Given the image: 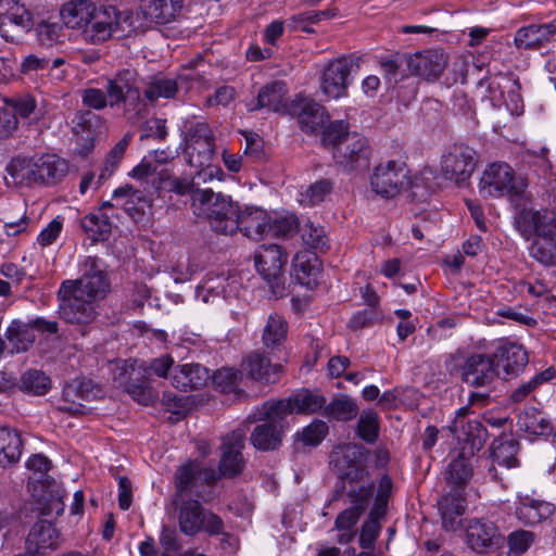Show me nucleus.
Here are the masks:
<instances>
[{"label":"nucleus","mask_w":556,"mask_h":556,"mask_svg":"<svg viewBox=\"0 0 556 556\" xmlns=\"http://www.w3.org/2000/svg\"><path fill=\"white\" fill-rule=\"evenodd\" d=\"M80 226L94 241L105 239L111 232L110 218L104 213H89L80 219Z\"/></svg>","instance_id":"50"},{"label":"nucleus","mask_w":556,"mask_h":556,"mask_svg":"<svg viewBox=\"0 0 556 556\" xmlns=\"http://www.w3.org/2000/svg\"><path fill=\"white\" fill-rule=\"evenodd\" d=\"M381 308L364 307L355 312L348 323V328L352 331H358L365 328L374 327L383 320Z\"/></svg>","instance_id":"54"},{"label":"nucleus","mask_w":556,"mask_h":556,"mask_svg":"<svg viewBox=\"0 0 556 556\" xmlns=\"http://www.w3.org/2000/svg\"><path fill=\"white\" fill-rule=\"evenodd\" d=\"M497 369L503 368L506 376H516L521 372L529 362L528 352L522 345L505 342L493 352Z\"/></svg>","instance_id":"25"},{"label":"nucleus","mask_w":556,"mask_h":556,"mask_svg":"<svg viewBox=\"0 0 556 556\" xmlns=\"http://www.w3.org/2000/svg\"><path fill=\"white\" fill-rule=\"evenodd\" d=\"M368 451L358 444L338 446L330 455V463L338 475L333 500L339 498L349 489L357 490V486L374 489L368 479L366 469Z\"/></svg>","instance_id":"5"},{"label":"nucleus","mask_w":556,"mask_h":556,"mask_svg":"<svg viewBox=\"0 0 556 556\" xmlns=\"http://www.w3.org/2000/svg\"><path fill=\"white\" fill-rule=\"evenodd\" d=\"M60 538L59 530L47 520H38L30 528L26 540L25 548L34 552L37 556H45L48 548H55Z\"/></svg>","instance_id":"29"},{"label":"nucleus","mask_w":556,"mask_h":556,"mask_svg":"<svg viewBox=\"0 0 556 556\" xmlns=\"http://www.w3.org/2000/svg\"><path fill=\"white\" fill-rule=\"evenodd\" d=\"M178 91L177 81L167 77H153L144 90V97L151 103L159 99H172Z\"/></svg>","instance_id":"51"},{"label":"nucleus","mask_w":556,"mask_h":556,"mask_svg":"<svg viewBox=\"0 0 556 556\" xmlns=\"http://www.w3.org/2000/svg\"><path fill=\"white\" fill-rule=\"evenodd\" d=\"M517 229L525 236H556V212L549 210L534 211L520 208L515 215Z\"/></svg>","instance_id":"17"},{"label":"nucleus","mask_w":556,"mask_h":556,"mask_svg":"<svg viewBox=\"0 0 556 556\" xmlns=\"http://www.w3.org/2000/svg\"><path fill=\"white\" fill-rule=\"evenodd\" d=\"M333 189V182L330 179H320L309 185L301 193L300 202L307 206H313L323 202Z\"/></svg>","instance_id":"56"},{"label":"nucleus","mask_w":556,"mask_h":556,"mask_svg":"<svg viewBox=\"0 0 556 556\" xmlns=\"http://www.w3.org/2000/svg\"><path fill=\"white\" fill-rule=\"evenodd\" d=\"M178 526L181 533L193 536L202 531L205 521V510L198 500L179 498L178 504Z\"/></svg>","instance_id":"28"},{"label":"nucleus","mask_w":556,"mask_h":556,"mask_svg":"<svg viewBox=\"0 0 556 556\" xmlns=\"http://www.w3.org/2000/svg\"><path fill=\"white\" fill-rule=\"evenodd\" d=\"M358 414V405L349 395H340L325 404L323 415L338 421H350Z\"/></svg>","instance_id":"46"},{"label":"nucleus","mask_w":556,"mask_h":556,"mask_svg":"<svg viewBox=\"0 0 556 556\" xmlns=\"http://www.w3.org/2000/svg\"><path fill=\"white\" fill-rule=\"evenodd\" d=\"M518 450V441L506 434L495 439L491 445L493 460L506 468L518 466L516 457Z\"/></svg>","instance_id":"44"},{"label":"nucleus","mask_w":556,"mask_h":556,"mask_svg":"<svg viewBox=\"0 0 556 556\" xmlns=\"http://www.w3.org/2000/svg\"><path fill=\"white\" fill-rule=\"evenodd\" d=\"M237 232H242L245 237L253 240H260L268 235L269 216L265 210L257 206H239L238 218H236Z\"/></svg>","instance_id":"22"},{"label":"nucleus","mask_w":556,"mask_h":556,"mask_svg":"<svg viewBox=\"0 0 556 556\" xmlns=\"http://www.w3.org/2000/svg\"><path fill=\"white\" fill-rule=\"evenodd\" d=\"M468 410L467 406L459 408L448 429L458 442L465 444L462 452L468 451L469 455L473 456L485 444L488 431L480 421L466 419Z\"/></svg>","instance_id":"16"},{"label":"nucleus","mask_w":556,"mask_h":556,"mask_svg":"<svg viewBox=\"0 0 556 556\" xmlns=\"http://www.w3.org/2000/svg\"><path fill=\"white\" fill-rule=\"evenodd\" d=\"M210 379V369L194 363L177 365L170 374L173 387L181 391L200 389L206 386Z\"/></svg>","instance_id":"26"},{"label":"nucleus","mask_w":556,"mask_h":556,"mask_svg":"<svg viewBox=\"0 0 556 556\" xmlns=\"http://www.w3.org/2000/svg\"><path fill=\"white\" fill-rule=\"evenodd\" d=\"M93 5L94 2L90 0H73L65 3L60 11L63 24L73 29H87Z\"/></svg>","instance_id":"40"},{"label":"nucleus","mask_w":556,"mask_h":556,"mask_svg":"<svg viewBox=\"0 0 556 556\" xmlns=\"http://www.w3.org/2000/svg\"><path fill=\"white\" fill-rule=\"evenodd\" d=\"M34 31L39 45L48 48L63 43L66 36L63 24L50 20L34 24Z\"/></svg>","instance_id":"47"},{"label":"nucleus","mask_w":556,"mask_h":556,"mask_svg":"<svg viewBox=\"0 0 556 556\" xmlns=\"http://www.w3.org/2000/svg\"><path fill=\"white\" fill-rule=\"evenodd\" d=\"M190 205L193 214L205 219L214 232L224 236L237 232L239 204L230 195L210 188H197L191 193Z\"/></svg>","instance_id":"4"},{"label":"nucleus","mask_w":556,"mask_h":556,"mask_svg":"<svg viewBox=\"0 0 556 556\" xmlns=\"http://www.w3.org/2000/svg\"><path fill=\"white\" fill-rule=\"evenodd\" d=\"M370 185L377 194L387 199L394 198L408 188H419V184L412 180L406 164L394 160L382 162L375 167Z\"/></svg>","instance_id":"9"},{"label":"nucleus","mask_w":556,"mask_h":556,"mask_svg":"<svg viewBox=\"0 0 556 556\" xmlns=\"http://www.w3.org/2000/svg\"><path fill=\"white\" fill-rule=\"evenodd\" d=\"M200 478L201 468L199 464L189 463L178 467L174 477L176 494L173 497V504H178V500L184 498L187 491L195 488Z\"/></svg>","instance_id":"45"},{"label":"nucleus","mask_w":556,"mask_h":556,"mask_svg":"<svg viewBox=\"0 0 556 556\" xmlns=\"http://www.w3.org/2000/svg\"><path fill=\"white\" fill-rule=\"evenodd\" d=\"M526 181L515 176L514 169L504 162L486 166L479 181V193L483 198L508 197L511 201L526 198Z\"/></svg>","instance_id":"7"},{"label":"nucleus","mask_w":556,"mask_h":556,"mask_svg":"<svg viewBox=\"0 0 556 556\" xmlns=\"http://www.w3.org/2000/svg\"><path fill=\"white\" fill-rule=\"evenodd\" d=\"M298 228L299 222L296 216H283L273 222L269 219L268 235H273L275 237H288L295 232Z\"/></svg>","instance_id":"62"},{"label":"nucleus","mask_w":556,"mask_h":556,"mask_svg":"<svg viewBox=\"0 0 556 556\" xmlns=\"http://www.w3.org/2000/svg\"><path fill=\"white\" fill-rule=\"evenodd\" d=\"M4 337L11 354L27 352L36 341V333L29 321L13 319L7 328Z\"/></svg>","instance_id":"38"},{"label":"nucleus","mask_w":556,"mask_h":556,"mask_svg":"<svg viewBox=\"0 0 556 556\" xmlns=\"http://www.w3.org/2000/svg\"><path fill=\"white\" fill-rule=\"evenodd\" d=\"M507 86V98H503L502 101L506 104L507 109L516 115H519L523 110V101L519 93L520 84L518 79H510L508 77H500Z\"/></svg>","instance_id":"59"},{"label":"nucleus","mask_w":556,"mask_h":556,"mask_svg":"<svg viewBox=\"0 0 556 556\" xmlns=\"http://www.w3.org/2000/svg\"><path fill=\"white\" fill-rule=\"evenodd\" d=\"M302 239L308 248L323 251L327 247V238L321 227L306 224L302 228Z\"/></svg>","instance_id":"63"},{"label":"nucleus","mask_w":556,"mask_h":556,"mask_svg":"<svg viewBox=\"0 0 556 556\" xmlns=\"http://www.w3.org/2000/svg\"><path fill=\"white\" fill-rule=\"evenodd\" d=\"M343 494H346L352 506L338 515L336 519V528L339 531H343L338 539L339 543L346 544L354 536L352 528L356 525L359 517L369 505L372 496V490L368 486L362 485L357 486V490L349 489L344 491Z\"/></svg>","instance_id":"15"},{"label":"nucleus","mask_w":556,"mask_h":556,"mask_svg":"<svg viewBox=\"0 0 556 556\" xmlns=\"http://www.w3.org/2000/svg\"><path fill=\"white\" fill-rule=\"evenodd\" d=\"M242 368L256 381L275 383L277 375L282 370V365H271L270 361L263 353L255 351L244 358Z\"/></svg>","instance_id":"34"},{"label":"nucleus","mask_w":556,"mask_h":556,"mask_svg":"<svg viewBox=\"0 0 556 556\" xmlns=\"http://www.w3.org/2000/svg\"><path fill=\"white\" fill-rule=\"evenodd\" d=\"M328 433V426L323 420H314L301 432V441L305 445L317 446Z\"/></svg>","instance_id":"61"},{"label":"nucleus","mask_w":556,"mask_h":556,"mask_svg":"<svg viewBox=\"0 0 556 556\" xmlns=\"http://www.w3.org/2000/svg\"><path fill=\"white\" fill-rule=\"evenodd\" d=\"M298 117L301 129L305 132H315L323 128L329 118L326 109L308 99L295 100L290 108Z\"/></svg>","instance_id":"23"},{"label":"nucleus","mask_w":556,"mask_h":556,"mask_svg":"<svg viewBox=\"0 0 556 556\" xmlns=\"http://www.w3.org/2000/svg\"><path fill=\"white\" fill-rule=\"evenodd\" d=\"M81 102L85 106L97 111L108 105L112 109L121 108L127 118L139 117L146 109L138 73L132 68H123L106 78L105 91L99 88L81 90Z\"/></svg>","instance_id":"2"},{"label":"nucleus","mask_w":556,"mask_h":556,"mask_svg":"<svg viewBox=\"0 0 556 556\" xmlns=\"http://www.w3.org/2000/svg\"><path fill=\"white\" fill-rule=\"evenodd\" d=\"M112 197L115 202H121L118 205L134 220L141 219L146 208L151 206V200L131 185H125L115 189Z\"/></svg>","instance_id":"32"},{"label":"nucleus","mask_w":556,"mask_h":556,"mask_svg":"<svg viewBox=\"0 0 556 556\" xmlns=\"http://www.w3.org/2000/svg\"><path fill=\"white\" fill-rule=\"evenodd\" d=\"M462 381L472 388H489L500 378L493 353H472L460 367Z\"/></svg>","instance_id":"13"},{"label":"nucleus","mask_w":556,"mask_h":556,"mask_svg":"<svg viewBox=\"0 0 556 556\" xmlns=\"http://www.w3.org/2000/svg\"><path fill=\"white\" fill-rule=\"evenodd\" d=\"M465 492L451 489L438 501L442 526L447 531H454L460 525V517L466 509Z\"/></svg>","instance_id":"30"},{"label":"nucleus","mask_w":556,"mask_h":556,"mask_svg":"<svg viewBox=\"0 0 556 556\" xmlns=\"http://www.w3.org/2000/svg\"><path fill=\"white\" fill-rule=\"evenodd\" d=\"M317 255L309 251L298 252L292 260L291 276L302 286L313 288L319 276Z\"/></svg>","instance_id":"35"},{"label":"nucleus","mask_w":556,"mask_h":556,"mask_svg":"<svg viewBox=\"0 0 556 556\" xmlns=\"http://www.w3.org/2000/svg\"><path fill=\"white\" fill-rule=\"evenodd\" d=\"M97 394L98 390H96L91 380L76 378L64 386L60 403L55 409L73 416L83 415L85 414V406L80 401H89L96 397Z\"/></svg>","instance_id":"18"},{"label":"nucleus","mask_w":556,"mask_h":556,"mask_svg":"<svg viewBox=\"0 0 556 556\" xmlns=\"http://www.w3.org/2000/svg\"><path fill=\"white\" fill-rule=\"evenodd\" d=\"M184 128L189 165L195 168L210 166L215 154V137L210 125L203 119H188Z\"/></svg>","instance_id":"8"},{"label":"nucleus","mask_w":556,"mask_h":556,"mask_svg":"<svg viewBox=\"0 0 556 556\" xmlns=\"http://www.w3.org/2000/svg\"><path fill=\"white\" fill-rule=\"evenodd\" d=\"M4 18L8 20L9 23L21 27L25 31L31 29L35 24L29 11L26 10L24 5L18 3H15V5L4 14Z\"/></svg>","instance_id":"64"},{"label":"nucleus","mask_w":556,"mask_h":556,"mask_svg":"<svg viewBox=\"0 0 556 556\" xmlns=\"http://www.w3.org/2000/svg\"><path fill=\"white\" fill-rule=\"evenodd\" d=\"M267 406H271V402H265L261 406L258 419H264V422L257 425L250 437L252 445L260 451L277 450L288 427L286 418L280 412L269 409Z\"/></svg>","instance_id":"12"},{"label":"nucleus","mask_w":556,"mask_h":556,"mask_svg":"<svg viewBox=\"0 0 556 556\" xmlns=\"http://www.w3.org/2000/svg\"><path fill=\"white\" fill-rule=\"evenodd\" d=\"M323 142L331 147L334 162L346 170H359L369 166L371 149L365 137L350 132L343 121L330 123L323 131Z\"/></svg>","instance_id":"3"},{"label":"nucleus","mask_w":556,"mask_h":556,"mask_svg":"<svg viewBox=\"0 0 556 556\" xmlns=\"http://www.w3.org/2000/svg\"><path fill=\"white\" fill-rule=\"evenodd\" d=\"M4 104L14 112L15 116L18 114L23 118L29 117L36 109V100L30 94L5 98Z\"/></svg>","instance_id":"60"},{"label":"nucleus","mask_w":556,"mask_h":556,"mask_svg":"<svg viewBox=\"0 0 556 556\" xmlns=\"http://www.w3.org/2000/svg\"><path fill=\"white\" fill-rule=\"evenodd\" d=\"M472 473L471 456H467L466 452H458L446 466L445 480L451 489L465 492Z\"/></svg>","instance_id":"37"},{"label":"nucleus","mask_w":556,"mask_h":556,"mask_svg":"<svg viewBox=\"0 0 556 556\" xmlns=\"http://www.w3.org/2000/svg\"><path fill=\"white\" fill-rule=\"evenodd\" d=\"M477 162L478 154L472 148L465 144H454L442 156L441 172L444 178L460 185L471 177Z\"/></svg>","instance_id":"14"},{"label":"nucleus","mask_w":556,"mask_h":556,"mask_svg":"<svg viewBox=\"0 0 556 556\" xmlns=\"http://www.w3.org/2000/svg\"><path fill=\"white\" fill-rule=\"evenodd\" d=\"M7 172L11 176L14 185L31 186L37 184L35 156L13 157L7 166Z\"/></svg>","instance_id":"43"},{"label":"nucleus","mask_w":556,"mask_h":556,"mask_svg":"<svg viewBox=\"0 0 556 556\" xmlns=\"http://www.w3.org/2000/svg\"><path fill=\"white\" fill-rule=\"evenodd\" d=\"M109 290L110 281L100 260L87 256L81 277L61 282L56 293L58 313L68 324H91L100 315L98 302L105 298Z\"/></svg>","instance_id":"1"},{"label":"nucleus","mask_w":556,"mask_h":556,"mask_svg":"<svg viewBox=\"0 0 556 556\" xmlns=\"http://www.w3.org/2000/svg\"><path fill=\"white\" fill-rule=\"evenodd\" d=\"M136 29L134 13L119 10L112 4L94 2L91 17L84 35L91 43H101L111 38L129 36Z\"/></svg>","instance_id":"6"},{"label":"nucleus","mask_w":556,"mask_h":556,"mask_svg":"<svg viewBox=\"0 0 556 556\" xmlns=\"http://www.w3.org/2000/svg\"><path fill=\"white\" fill-rule=\"evenodd\" d=\"M286 84L277 80L262 87L256 99L252 100L247 105L249 111L268 109L274 112H279L286 108Z\"/></svg>","instance_id":"33"},{"label":"nucleus","mask_w":556,"mask_h":556,"mask_svg":"<svg viewBox=\"0 0 556 556\" xmlns=\"http://www.w3.org/2000/svg\"><path fill=\"white\" fill-rule=\"evenodd\" d=\"M326 399L323 395L309 391H303L289 397L287 401L280 400L271 402V406H267V408L279 410L286 418L292 413H315L321 408L324 409Z\"/></svg>","instance_id":"24"},{"label":"nucleus","mask_w":556,"mask_h":556,"mask_svg":"<svg viewBox=\"0 0 556 556\" xmlns=\"http://www.w3.org/2000/svg\"><path fill=\"white\" fill-rule=\"evenodd\" d=\"M132 138L131 132H126L124 137L111 149L106 156L105 166L99 175L98 185H101L106 178H109L119 162L122 161L130 141Z\"/></svg>","instance_id":"52"},{"label":"nucleus","mask_w":556,"mask_h":556,"mask_svg":"<svg viewBox=\"0 0 556 556\" xmlns=\"http://www.w3.org/2000/svg\"><path fill=\"white\" fill-rule=\"evenodd\" d=\"M241 371L235 368L224 367L211 375L213 383L223 392L233 391L241 380Z\"/></svg>","instance_id":"58"},{"label":"nucleus","mask_w":556,"mask_h":556,"mask_svg":"<svg viewBox=\"0 0 556 556\" xmlns=\"http://www.w3.org/2000/svg\"><path fill=\"white\" fill-rule=\"evenodd\" d=\"M447 55L439 49H429L416 52L406 58V64L413 75L434 81L444 72L447 65Z\"/></svg>","instance_id":"20"},{"label":"nucleus","mask_w":556,"mask_h":556,"mask_svg":"<svg viewBox=\"0 0 556 556\" xmlns=\"http://www.w3.org/2000/svg\"><path fill=\"white\" fill-rule=\"evenodd\" d=\"M357 435L365 442L375 443L379 435V418L374 409H364L357 421Z\"/></svg>","instance_id":"53"},{"label":"nucleus","mask_w":556,"mask_h":556,"mask_svg":"<svg viewBox=\"0 0 556 556\" xmlns=\"http://www.w3.org/2000/svg\"><path fill=\"white\" fill-rule=\"evenodd\" d=\"M288 256L278 244H263L254 254V264L257 273L268 283L275 296L286 294V277L283 267Z\"/></svg>","instance_id":"10"},{"label":"nucleus","mask_w":556,"mask_h":556,"mask_svg":"<svg viewBox=\"0 0 556 556\" xmlns=\"http://www.w3.org/2000/svg\"><path fill=\"white\" fill-rule=\"evenodd\" d=\"M245 443V432L235 429L223 438V454L219 462V471L223 477L233 478L242 472L244 459L242 450Z\"/></svg>","instance_id":"19"},{"label":"nucleus","mask_w":556,"mask_h":556,"mask_svg":"<svg viewBox=\"0 0 556 556\" xmlns=\"http://www.w3.org/2000/svg\"><path fill=\"white\" fill-rule=\"evenodd\" d=\"M466 542L477 553H485L492 547L500 546L504 542V536L493 522L472 519L466 528Z\"/></svg>","instance_id":"21"},{"label":"nucleus","mask_w":556,"mask_h":556,"mask_svg":"<svg viewBox=\"0 0 556 556\" xmlns=\"http://www.w3.org/2000/svg\"><path fill=\"white\" fill-rule=\"evenodd\" d=\"M144 17L156 24L173 22L182 8V0H141Z\"/></svg>","instance_id":"36"},{"label":"nucleus","mask_w":556,"mask_h":556,"mask_svg":"<svg viewBox=\"0 0 556 556\" xmlns=\"http://www.w3.org/2000/svg\"><path fill=\"white\" fill-rule=\"evenodd\" d=\"M530 255L545 266L556 264V236H538L530 248Z\"/></svg>","instance_id":"49"},{"label":"nucleus","mask_w":556,"mask_h":556,"mask_svg":"<svg viewBox=\"0 0 556 556\" xmlns=\"http://www.w3.org/2000/svg\"><path fill=\"white\" fill-rule=\"evenodd\" d=\"M23 441L15 430L0 429V467L7 468L16 464L22 455Z\"/></svg>","instance_id":"42"},{"label":"nucleus","mask_w":556,"mask_h":556,"mask_svg":"<svg viewBox=\"0 0 556 556\" xmlns=\"http://www.w3.org/2000/svg\"><path fill=\"white\" fill-rule=\"evenodd\" d=\"M534 533L527 530H517L507 536V552H500L497 556H521L534 542Z\"/></svg>","instance_id":"55"},{"label":"nucleus","mask_w":556,"mask_h":556,"mask_svg":"<svg viewBox=\"0 0 556 556\" xmlns=\"http://www.w3.org/2000/svg\"><path fill=\"white\" fill-rule=\"evenodd\" d=\"M36 509L40 516H60L64 511V503L62 495L58 491L46 490L37 500Z\"/></svg>","instance_id":"57"},{"label":"nucleus","mask_w":556,"mask_h":556,"mask_svg":"<svg viewBox=\"0 0 556 556\" xmlns=\"http://www.w3.org/2000/svg\"><path fill=\"white\" fill-rule=\"evenodd\" d=\"M288 333L286 319L277 313L270 314L263 328L262 342L270 352L280 351L283 348Z\"/></svg>","instance_id":"41"},{"label":"nucleus","mask_w":556,"mask_h":556,"mask_svg":"<svg viewBox=\"0 0 556 556\" xmlns=\"http://www.w3.org/2000/svg\"><path fill=\"white\" fill-rule=\"evenodd\" d=\"M556 34L553 23L531 24L519 28L515 34V46L518 49L536 50L549 43Z\"/></svg>","instance_id":"27"},{"label":"nucleus","mask_w":556,"mask_h":556,"mask_svg":"<svg viewBox=\"0 0 556 556\" xmlns=\"http://www.w3.org/2000/svg\"><path fill=\"white\" fill-rule=\"evenodd\" d=\"M359 67L358 59L343 55L327 63L320 78V90L329 99H339L348 94L352 74Z\"/></svg>","instance_id":"11"},{"label":"nucleus","mask_w":556,"mask_h":556,"mask_svg":"<svg viewBox=\"0 0 556 556\" xmlns=\"http://www.w3.org/2000/svg\"><path fill=\"white\" fill-rule=\"evenodd\" d=\"M18 389L27 394L41 396L51 389V379L41 370L28 369L21 376Z\"/></svg>","instance_id":"48"},{"label":"nucleus","mask_w":556,"mask_h":556,"mask_svg":"<svg viewBox=\"0 0 556 556\" xmlns=\"http://www.w3.org/2000/svg\"><path fill=\"white\" fill-rule=\"evenodd\" d=\"M35 161L37 185H56L68 173L67 162L55 154L36 155Z\"/></svg>","instance_id":"31"},{"label":"nucleus","mask_w":556,"mask_h":556,"mask_svg":"<svg viewBox=\"0 0 556 556\" xmlns=\"http://www.w3.org/2000/svg\"><path fill=\"white\" fill-rule=\"evenodd\" d=\"M555 511L553 504L534 498H525L516 509V516L526 526H535L548 519Z\"/></svg>","instance_id":"39"}]
</instances>
